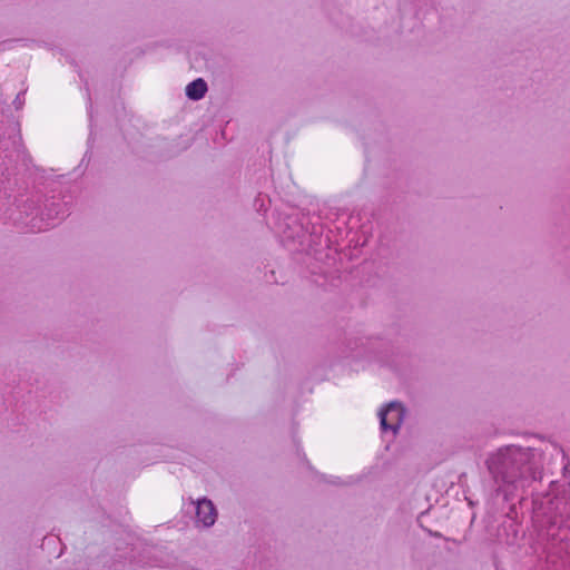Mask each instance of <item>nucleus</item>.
<instances>
[{
    "label": "nucleus",
    "instance_id": "1",
    "mask_svg": "<svg viewBox=\"0 0 570 570\" xmlns=\"http://www.w3.org/2000/svg\"><path fill=\"white\" fill-rule=\"evenodd\" d=\"M485 464L497 484V495L507 502L514 498L523 499L518 492L542 480L540 454L532 448L502 446L489 454Z\"/></svg>",
    "mask_w": 570,
    "mask_h": 570
},
{
    "label": "nucleus",
    "instance_id": "2",
    "mask_svg": "<svg viewBox=\"0 0 570 570\" xmlns=\"http://www.w3.org/2000/svg\"><path fill=\"white\" fill-rule=\"evenodd\" d=\"M533 519L549 528L557 527L563 515L570 518V501L566 498L551 497L549 493L532 499Z\"/></svg>",
    "mask_w": 570,
    "mask_h": 570
},
{
    "label": "nucleus",
    "instance_id": "3",
    "mask_svg": "<svg viewBox=\"0 0 570 570\" xmlns=\"http://www.w3.org/2000/svg\"><path fill=\"white\" fill-rule=\"evenodd\" d=\"M40 197L36 196L32 198H28L23 202V204H19L21 214H26V216H32L30 224L32 228L41 229V226H38L36 219L40 216V220L53 222L55 219L63 218L67 213L65 209V205L59 202H50L45 205L43 209L39 207Z\"/></svg>",
    "mask_w": 570,
    "mask_h": 570
},
{
    "label": "nucleus",
    "instance_id": "4",
    "mask_svg": "<svg viewBox=\"0 0 570 570\" xmlns=\"http://www.w3.org/2000/svg\"><path fill=\"white\" fill-rule=\"evenodd\" d=\"M217 518V511L213 502L206 498L196 502V523L204 528L212 527Z\"/></svg>",
    "mask_w": 570,
    "mask_h": 570
},
{
    "label": "nucleus",
    "instance_id": "5",
    "mask_svg": "<svg viewBox=\"0 0 570 570\" xmlns=\"http://www.w3.org/2000/svg\"><path fill=\"white\" fill-rule=\"evenodd\" d=\"M207 92V83L204 79L198 78L189 82L186 87V96L191 100L202 99Z\"/></svg>",
    "mask_w": 570,
    "mask_h": 570
},
{
    "label": "nucleus",
    "instance_id": "6",
    "mask_svg": "<svg viewBox=\"0 0 570 570\" xmlns=\"http://www.w3.org/2000/svg\"><path fill=\"white\" fill-rule=\"evenodd\" d=\"M394 414L396 415V422H394V438L399 433V430L405 419V415H406V409L405 406L399 402V401H395L394 400Z\"/></svg>",
    "mask_w": 570,
    "mask_h": 570
},
{
    "label": "nucleus",
    "instance_id": "7",
    "mask_svg": "<svg viewBox=\"0 0 570 570\" xmlns=\"http://www.w3.org/2000/svg\"><path fill=\"white\" fill-rule=\"evenodd\" d=\"M392 410V402L385 403L379 411L380 425L382 431H387L392 426L387 422V414Z\"/></svg>",
    "mask_w": 570,
    "mask_h": 570
},
{
    "label": "nucleus",
    "instance_id": "8",
    "mask_svg": "<svg viewBox=\"0 0 570 570\" xmlns=\"http://www.w3.org/2000/svg\"><path fill=\"white\" fill-rule=\"evenodd\" d=\"M547 570H563V563L558 554H547Z\"/></svg>",
    "mask_w": 570,
    "mask_h": 570
},
{
    "label": "nucleus",
    "instance_id": "9",
    "mask_svg": "<svg viewBox=\"0 0 570 570\" xmlns=\"http://www.w3.org/2000/svg\"><path fill=\"white\" fill-rule=\"evenodd\" d=\"M429 534L434 538H442V534L438 531L428 530Z\"/></svg>",
    "mask_w": 570,
    "mask_h": 570
},
{
    "label": "nucleus",
    "instance_id": "10",
    "mask_svg": "<svg viewBox=\"0 0 570 570\" xmlns=\"http://www.w3.org/2000/svg\"><path fill=\"white\" fill-rule=\"evenodd\" d=\"M287 237L288 238H294V235L293 234H288Z\"/></svg>",
    "mask_w": 570,
    "mask_h": 570
}]
</instances>
